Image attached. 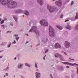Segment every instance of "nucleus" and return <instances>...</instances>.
<instances>
[{
	"label": "nucleus",
	"instance_id": "4be33fe9",
	"mask_svg": "<svg viewBox=\"0 0 78 78\" xmlns=\"http://www.w3.org/2000/svg\"><path fill=\"white\" fill-rule=\"evenodd\" d=\"M25 66H27L28 67H30V66L27 63H25Z\"/></svg>",
	"mask_w": 78,
	"mask_h": 78
},
{
	"label": "nucleus",
	"instance_id": "4c0bfd02",
	"mask_svg": "<svg viewBox=\"0 0 78 78\" xmlns=\"http://www.w3.org/2000/svg\"><path fill=\"white\" fill-rule=\"evenodd\" d=\"M48 49H47L46 51H45V53H46L47 52H48Z\"/></svg>",
	"mask_w": 78,
	"mask_h": 78
},
{
	"label": "nucleus",
	"instance_id": "49530a36",
	"mask_svg": "<svg viewBox=\"0 0 78 78\" xmlns=\"http://www.w3.org/2000/svg\"><path fill=\"white\" fill-rule=\"evenodd\" d=\"M50 76L51 78H53V77H52V76H51V74Z\"/></svg>",
	"mask_w": 78,
	"mask_h": 78
},
{
	"label": "nucleus",
	"instance_id": "4d7b16f0",
	"mask_svg": "<svg viewBox=\"0 0 78 78\" xmlns=\"http://www.w3.org/2000/svg\"><path fill=\"white\" fill-rule=\"evenodd\" d=\"M6 76H5V75L4 76V77H5Z\"/></svg>",
	"mask_w": 78,
	"mask_h": 78
},
{
	"label": "nucleus",
	"instance_id": "c756f323",
	"mask_svg": "<svg viewBox=\"0 0 78 78\" xmlns=\"http://www.w3.org/2000/svg\"><path fill=\"white\" fill-rule=\"evenodd\" d=\"M11 45V43H10L8 45V47H10V46Z\"/></svg>",
	"mask_w": 78,
	"mask_h": 78
},
{
	"label": "nucleus",
	"instance_id": "a878e982",
	"mask_svg": "<svg viewBox=\"0 0 78 78\" xmlns=\"http://www.w3.org/2000/svg\"><path fill=\"white\" fill-rule=\"evenodd\" d=\"M71 20L72 21H73V20H75V18H73L72 19H71Z\"/></svg>",
	"mask_w": 78,
	"mask_h": 78
},
{
	"label": "nucleus",
	"instance_id": "423d86ee",
	"mask_svg": "<svg viewBox=\"0 0 78 78\" xmlns=\"http://www.w3.org/2000/svg\"><path fill=\"white\" fill-rule=\"evenodd\" d=\"M55 3L57 6H62V1L61 0H59L56 1Z\"/></svg>",
	"mask_w": 78,
	"mask_h": 78
},
{
	"label": "nucleus",
	"instance_id": "f257e3e1",
	"mask_svg": "<svg viewBox=\"0 0 78 78\" xmlns=\"http://www.w3.org/2000/svg\"><path fill=\"white\" fill-rule=\"evenodd\" d=\"M0 3L2 5L6 6V4L9 8H13L17 6V3L13 1L7 0V2L5 0H0Z\"/></svg>",
	"mask_w": 78,
	"mask_h": 78
},
{
	"label": "nucleus",
	"instance_id": "20e7f679",
	"mask_svg": "<svg viewBox=\"0 0 78 78\" xmlns=\"http://www.w3.org/2000/svg\"><path fill=\"white\" fill-rule=\"evenodd\" d=\"M47 7L48 9L49 10L50 12H54V11H55L56 9V7L54 6H50V5H48Z\"/></svg>",
	"mask_w": 78,
	"mask_h": 78
},
{
	"label": "nucleus",
	"instance_id": "1a4fd4ad",
	"mask_svg": "<svg viewBox=\"0 0 78 78\" xmlns=\"http://www.w3.org/2000/svg\"><path fill=\"white\" fill-rule=\"evenodd\" d=\"M55 56L56 58H58V57H59V58H60L62 61H64V59L62 58V56L58 53H56L55 55Z\"/></svg>",
	"mask_w": 78,
	"mask_h": 78
},
{
	"label": "nucleus",
	"instance_id": "7c9ffc66",
	"mask_svg": "<svg viewBox=\"0 0 78 78\" xmlns=\"http://www.w3.org/2000/svg\"><path fill=\"white\" fill-rule=\"evenodd\" d=\"M12 31H7L6 32V33H11Z\"/></svg>",
	"mask_w": 78,
	"mask_h": 78
},
{
	"label": "nucleus",
	"instance_id": "412c9836",
	"mask_svg": "<svg viewBox=\"0 0 78 78\" xmlns=\"http://www.w3.org/2000/svg\"><path fill=\"white\" fill-rule=\"evenodd\" d=\"M75 19H78V13H77L76 14V16L75 17Z\"/></svg>",
	"mask_w": 78,
	"mask_h": 78
},
{
	"label": "nucleus",
	"instance_id": "0e129e2a",
	"mask_svg": "<svg viewBox=\"0 0 78 78\" xmlns=\"http://www.w3.org/2000/svg\"><path fill=\"white\" fill-rule=\"evenodd\" d=\"M46 42H44V43H46Z\"/></svg>",
	"mask_w": 78,
	"mask_h": 78
},
{
	"label": "nucleus",
	"instance_id": "2eb2a0df",
	"mask_svg": "<svg viewBox=\"0 0 78 78\" xmlns=\"http://www.w3.org/2000/svg\"><path fill=\"white\" fill-rule=\"evenodd\" d=\"M24 13L25 14L26 16H29L30 15L29 12L27 11H25Z\"/></svg>",
	"mask_w": 78,
	"mask_h": 78
},
{
	"label": "nucleus",
	"instance_id": "393cba45",
	"mask_svg": "<svg viewBox=\"0 0 78 78\" xmlns=\"http://www.w3.org/2000/svg\"><path fill=\"white\" fill-rule=\"evenodd\" d=\"M35 67H36V68H37V64L36 63H35Z\"/></svg>",
	"mask_w": 78,
	"mask_h": 78
},
{
	"label": "nucleus",
	"instance_id": "c85d7f7f",
	"mask_svg": "<svg viewBox=\"0 0 78 78\" xmlns=\"http://www.w3.org/2000/svg\"><path fill=\"white\" fill-rule=\"evenodd\" d=\"M76 68L77 69V73H78V67H77Z\"/></svg>",
	"mask_w": 78,
	"mask_h": 78
},
{
	"label": "nucleus",
	"instance_id": "4468645a",
	"mask_svg": "<svg viewBox=\"0 0 78 78\" xmlns=\"http://www.w3.org/2000/svg\"><path fill=\"white\" fill-rule=\"evenodd\" d=\"M35 74L37 78H38L40 77V74H41V73L36 72Z\"/></svg>",
	"mask_w": 78,
	"mask_h": 78
},
{
	"label": "nucleus",
	"instance_id": "f3484780",
	"mask_svg": "<svg viewBox=\"0 0 78 78\" xmlns=\"http://www.w3.org/2000/svg\"><path fill=\"white\" fill-rule=\"evenodd\" d=\"M57 27L58 28V29L60 30H62V27L59 26H57Z\"/></svg>",
	"mask_w": 78,
	"mask_h": 78
},
{
	"label": "nucleus",
	"instance_id": "052dcab7",
	"mask_svg": "<svg viewBox=\"0 0 78 78\" xmlns=\"http://www.w3.org/2000/svg\"><path fill=\"white\" fill-rule=\"evenodd\" d=\"M45 56H46V55H45V56H44V57H45Z\"/></svg>",
	"mask_w": 78,
	"mask_h": 78
},
{
	"label": "nucleus",
	"instance_id": "13d9d810",
	"mask_svg": "<svg viewBox=\"0 0 78 78\" xmlns=\"http://www.w3.org/2000/svg\"><path fill=\"white\" fill-rule=\"evenodd\" d=\"M23 17H24V15H23Z\"/></svg>",
	"mask_w": 78,
	"mask_h": 78
},
{
	"label": "nucleus",
	"instance_id": "dca6fc26",
	"mask_svg": "<svg viewBox=\"0 0 78 78\" xmlns=\"http://www.w3.org/2000/svg\"><path fill=\"white\" fill-rule=\"evenodd\" d=\"M35 33H36L37 36H40V34H39V32L38 30L37 31V32Z\"/></svg>",
	"mask_w": 78,
	"mask_h": 78
},
{
	"label": "nucleus",
	"instance_id": "864d4df0",
	"mask_svg": "<svg viewBox=\"0 0 78 78\" xmlns=\"http://www.w3.org/2000/svg\"><path fill=\"white\" fill-rule=\"evenodd\" d=\"M43 59H44V60H45V57H44L43 58Z\"/></svg>",
	"mask_w": 78,
	"mask_h": 78
},
{
	"label": "nucleus",
	"instance_id": "0eeeda50",
	"mask_svg": "<svg viewBox=\"0 0 78 78\" xmlns=\"http://www.w3.org/2000/svg\"><path fill=\"white\" fill-rule=\"evenodd\" d=\"M65 46L67 48H69L70 46V43L67 41H66L65 43Z\"/></svg>",
	"mask_w": 78,
	"mask_h": 78
},
{
	"label": "nucleus",
	"instance_id": "72a5a7b5",
	"mask_svg": "<svg viewBox=\"0 0 78 78\" xmlns=\"http://www.w3.org/2000/svg\"><path fill=\"white\" fill-rule=\"evenodd\" d=\"M66 1V3H67V2H69V0H65Z\"/></svg>",
	"mask_w": 78,
	"mask_h": 78
},
{
	"label": "nucleus",
	"instance_id": "9d476101",
	"mask_svg": "<svg viewBox=\"0 0 78 78\" xmlns=\"http://www.w3.org/2000/svg\"><path fill=\"white\" fill-rule=\"evenodd\" d=\"M23 12V10L21 9H18L14 11V12L16 14H19V13H20V12Z\"/></svg>",
	"mask_w": 78,
	"mask_h": 78
},
{
	"label": "nucleus",
	"instance_id": "680f3d73",
	"mask_svg": "<svg viewBox=\"0 0 78 78\" xmlns=\"http://www.w3.org/2000/svg\"><path fill=\"white\" fill-rule=\"evenodd\" d=\"M57 62H58V61H57Z\"/></svg>",
	"mask_w": 78,
	"mask_h": 78
},
{
	"label": "nucleus",
	"instance_id": "f704fd0d",
	"mask_svg": "<svg viewBox=\"0 0 78 78\" xmlns=\"http://www.w3.org/2000/svg\"><path fill=\"white\" fill-rule=\"evenodd\" d=\"M12 44H16V42L14 41L12 42Z\"/></svg>",
	"mask_w": 78,
	"mask_h": 78
},
{
	"label": "nucleus",
	"instance_id": "7ed1b4c3",
	"mask_svg": "<svg viewBox=\"0 0 78 78\" xmlns=\"http://www.w3.org/2000/svg\"><path fill=\"white\" fill-rule=\"evenodd\" d=\"M41 24L42 26L44 27H48V22L47 21L45 20H42L40 21Z\"/></svg>",
	"mask_w": 78,
	"mask_h": 78
},
{
	"label": "nucleus",
	"instance_id": "09e8293b",
	"mask_svg": "<svg viewBox=\"0 0 78 78\" xmlns=\"http://www.w3.org/2000/svg\"><path fill=\"white\" fill-rule=\"evenodd\" d=\"M27 43H28V41H27L26 43V44H27Z\"/></svg>",
	"mask_w": 78,
	"mask_h": 78
},
{
	"label": "nucleus",
	"instance_id": "a18cd8bd",
	"mask_svg": "<svg viewBox=\"0 0 78 78\" xmlns=\"http://www.w3.org/2000/svg\"><path fill=\"white\" fill-rule=\"evenodd\" d=\"M64 54L65 55H67V53H66V52H64Z\"/></svg>",
	"mask_w": 78,
	"mask_h": 78
},
{
	"label": "nucleus",
	"instance_id": "774afa93",
	"mask_svg": "<svg viewBox=\"0 0 78 78\" xmlns=\"http://www.w3.org/2000/svg\"><path fill=\"white\" fill-rule=\"evenodd\" d=\"M69 59H70V58H69Z\"/></svg>",
	"mask_w": 78,
	"mask_h": 78
},
{
	"label": "nucleus",
	"instance_id": "39448f33",
	"mask_svg": "<svg viewBox=\"0 0 78 78\" xmlns=\"http://www.w3.org/2000/svg\"><path fill=\"white\" fill-rule=\"evenodd\" d=\"M37 31V27L36 26H34L31 27V29L30 30V33H31L32 31L33 32H36Z\"/></svg>",
	"mask_w": 78,
	"mask_h": 78
},
{
	"label": "nucleus",
	"instance_id": "5fc2aeb1",
	"mask_svg": "<svg viewBox=\"0 0 78 78\" xmlns=\"http://www.w3.org/2000/svg\"><path fill=\"white\" fill-rule=\"evenodd\" d=\"M2 21V20L1 19V18H0V22Z\"/></svg>",
	"mask_w": 78,
	"mask_h": 78
},
{
	"label": "nucleus",
	"instance_id": "3c124183",
	"mask_svg": "<svg viewBox=\"0 0 78 78\" xmlns=\"http://www.w3.org/2000/svg\"><path fill=\"white\" fill-rule=\"evenodd\" d=\"M2 57H3L2 56H0V58H2Z\"/></svg>",
	"mask_w": 78,
	"mask_h": 78
},
{
	"label": "nucleus",
	"instance_id": "e433bc0d",
	"mask_svg": "<svg viewBox=\"0 0 78 78\" xmlns=\"http://www.w3.org/2000/svg\"><path fill=\"white\" fill-rule=\"evenodd\" d=\"M68 21H69V20H66L65 21V22H68Z\"/></svg>",
	"mask_w": 78,
	"mask_h": 78
},
{
	"label": "nucleus",
	"instance_id": "de8ad7c7",
	"mask_svg": "<svg viewBox=\"0 0 78 78\" xmlns=\"http://www.w3.org/2000/svg\"><path fill=\"white\" fill-rule=\"evenodd\" d=\"M71 59V60H73V61H74L75 60V59Z\"/></svg>",
	"mask_w": 78,
	"mask_h": 78
},
{
	"label": "nucleus",
	"instance_id": "e2e57ef3",
	"mask_svg": "<svg viewBox=\"0 0 78 78\" xmlns=\"http://www.w3.org/2000/svg\"><path fill=\"white\" fill-rule=\"evenodd\" d=\"M55 0H53V1H55Z\"/></svg>",
	"mask_w": 78,
	"mask_h": 78
},
{
	"label": "nucleus",
	"instance_id": "69168bd1",
	"mask_svg": "<svg viewBox=\"0 0 78 78\" xmlns=\"http://www.w3.org/2000/svg\"><path fill=\"white\" fill-rule=\"evenodd\" d=\"M14 77H15V76H14Z\"/></svg>",
	"mask_w": 78,
	"mask_h": 78
},
{
	"label": "nucleus",
	"instance_id": "6e6552de",
	"mask_svg": "<svg viewBox=\"0 0 78 78\" xmlns=\"http://www.w3.org/2000/svg\"><path fill=\"white\" fill-rule=\"evenodd\" d=\"M62 63H63V64H64L66 65L67 64V65H69V66H74V65H76V66H78V64H76V63H74V64H72L71 63H69L68 62H62Z\"/></svg>",
	"mask_w": 78,
	"mask_h": 78
},
{
	"label": "nucleus",
	"instance_id": "ea45409f",
	"mask_svg": "<svg viewBox=\"0 0 78 78\" xmlns=\"http://www.w3.org/2000/svg\"><path fill=\"white\" fill-rule=\"evenodd\" d=\"M5 75L6 76H8V73H6Z\"/></svg>",
	"mask_w": 78,
	"mask_h": 78
},
{
	"label": "nucleus",
	"instance_id": "37998d69",
	"mask_svg": "<svg viewBox=\"0 0 78 78\" xmlns=\"http://www.w3.org/2000/svg\"><path fill=\"white\" fill-rule=\"evenodd\" d=\"M3 26H5L4 25H2L1 26V27H3Z\"/></svg>",
	"mask_w": 78,
	"mask_h": 78
},
{
	"label": "nucleus",
	"instance_id": "f8f14e48",
	"mask_svg": "<svg viewBox=\"0 0 78 78\" xmlns=\"http://www.w3.org/2000/svg\"><path fill=\"white\" fill-rule=\"evenodd\" d=\"M55 47L56 48H61V45L58 43H57L55 44Z\"/></svg>",
	"mask_w": 78,
	"mask_h": 78
},
{
	"label": "nucleus",
	"instance_id": "a19ab883",
	"mask_svg": "<svg viewBox=\"0 0 78 78\" xmlns=\"http://www.w3.org/2000/svg\"><path fill=\"white\" fill-rule=\"evenodd\" d=\"M3 28H4V29H5V26H3Z\"/></svg>",
	"mask_w": 78,
	"mask_h": 78
},
{
	"label": "nucleus",
	"instance_id": "79ce46f5",
	"mask_svg": "<svg viewBox=\"0 0 78 78\" xmlns=\"http://www.w3.org/2000/svg\"><path fill=\"white\" fill-rule=\"evenodd\" d=\"M66 67V68H68V69H69V68H70V67H69V66H67Z\"/></svg>",
	"mask_w": 78,
	"mask_h": 78
},
{
	"label": "nucleus",
	"instance_id": "c9c22d12",
	"mask_svg": "<svg viewBox=\"0 0 78 78\" xmlns=\"http://www.w3.org/2000/svg\"><path fill=\"white\" fill-rule=\"evenodd\" d=\"M16 39H19V37H16Z\"/></svg>",
	"mask_w": 78,
	"mask_h": 78
},
{
	"label": "nucleus",
	"instance_id": "cd10ccee",
	"mask_svg": "<svg viewBox=\"0 0 78 78\" xmlns=\"http://www.w3.org/2000/svg\"><path fill=\"white\" fill-rule=\"evenodd\" d=\"M10 25L11 26H13V24L12 23H10Z\"/></svg>",
	"mask_w": 78,
	"mask_h": 78
},
{
	"label": "nucleus",
	"instance_id": "58836bf2",
	"mask_svg": "<svg viewBox=\"0 0 78 78\" xmlns=\"http://www.w3.org/2000/svg\"><path fill=\"white\" fill-rule=\"evenodd\" d=\"M73 3H74V2L73 1L71 3V5H73Z\"/></svg>",
	"mask_w": 78,
	"mask_h": 78
},
{
	"label": "nucleus",
	"instance_id": "603ef678",
	"mask_svg": "<svg viewBox=\"0 0 78 78\" xmlns=\"http://www.w3.org/2000/svg\"><path fill=\"white\" fill-rule=\"evenodd\" d=\"M14 59L16 60V57H15L14 58Z\"/></svg>",
	"mask_w": 78,
	"mask_h": 78
},
{
	"label": "nucleus",
	"instance_id": "2f4dec72",
	"mask_svg": "<svg viewBox=\"0 0 78 78\" xmlns=\"http://www.w3.org/2000/svg\"><path fill=\"white\" fill-rule=\"evenodd\" d=\"M5 70H8V68H5Z\"/></svg>",
	"mask_w": 78,
	"mask_h": 78
},
{
	"label": "nucleus",
	"instance_id": "9b49d317",
	"mask_svg": "<svg viewBox=\"0 0 78 78\" xmlns=\"http://www.w3.org/2000/svg\"><path fill=\"white\" fill-rule=\"evenodd\" d=\"M38 3H39L40 5L42 6L44 4V2L43 0H37Z\"/></svg>",
	"mask_w": 78,
	"mask_h": 78
},
{
	"label": "nucleus",
	"instance_id": "bb28decb",
	"mask_svg": "<svg viewBox=\"0 0 78 78\" xmlns=\"http://www.w3.org/2000/svg\"><path fill=\"white\" fill-rule=\"evenodd\" d=\"M63 14L61 15L60 16V18H63Z\"/></svg>",
	"mask_w": 78,
	"mask_h": 78
},
{
	"label": "nucleus",
	"instance_id": "b1692460",
	"mask_svg": "<svg viewBox=\"0 0 78 78\" xmlns=\"http://www.w3.org/2000/svg\"><path fill=\"white\" fill-rule=\"evenodd\" d=\"M4 20H2V21L1 22V24H3V23H4Z\"/></svg>",
	"mask_w": 78,
	"mask_h": 78
},
{
	"label": "nucleus",
	"instance_id": "5701e85b",
	"mask_svg": "<svg viewBox=\"0 0 78 78\" xmlns=\"http://www.w3.org/2000/svg\"><path fill=\"white\" fill-rule=\"evenodd\" d=\"M5 44H6V43H5L3 42L2 44H1V45H5Z\"/></svg>",
	"mask_w": 78,
	"mask_h": 78
},
{
	"label": "nucleus",
	"instance_id": "f03ea898",
	"mask_svg": "<svg viewBox=\"0 0 78 78\" xmlns=\"http://www.w3.org/2000/svg\"><path fill=\"white\" fill-rule=\"evenodd\" d=\"M49 35L51 37H55L56 36V34L55 33V30L51 26L49 27Z\"/></svg>",
	"mask_w": 78,
	"mask_h": 78
},
{
	"label": "nucleus",
	"instance_id": "c03bdc74",
	"mask_svg": "<svg viewBox=\"0 0 78 78\" xmlns=\"http://www.w3.org/2000/svg\"><path fill=\"white\" fill-rule=\"evenodd\" d=\"M25 35H27V36H28V34H25Z\"/></svg>",
	"mask_w": 78,
	"mask_h": 78
},
{
	"label": "nucleus",
	"instance_id": "6e6d98bb",
	"mask_svg": "<svg viewBox=\"0 0 78 78\" xmlns=\"http://www.w3.org/2000/svg\"><path fill=\"white\" fill-rule=\"evenodd\" d=\"M5 20H7V19H5Z\"/></svg>",
	"mask_w": 78,
	"mask_h": 78
},
{
	"label": "nucleus",
	"instance_id": "8fccbe9b",
	"mask_svg": "<svg viewBox=\"0 0 78 78\" xmlns=\"http://www.w3.org/2000/svg\"><path fill=\"white\" fill-rule=\"evenodd\" d=\"M2 51H0V53H1V52H2Z\"/></svg>",
	"mask_w": 78,
	"mask_h": 78
},
{
	"label": "nucleus",
	"instance_id": "a211bd4d",
	"mask_svg": "<svg viewBox=\"0 0 78 78\" xmlns=\"http://www.w3.org/2000/svg\"><path fill=\"white\" fill-rule=\"evenodd\" d=\"M13 17L16 22H17V17H15L14 16H13Z\"/></svg>",
	"mask_w": 78,
	"mask_h": 78
},
{
	"label": "nucleus",
	"instance_id": "ddd939ff",
	"mask_svg": "<svg viewBox=\"0 0 78 78\" xmlns=\"http://www.w3.org/2000/svg\"><path fill=\"white\" fill-rule=\"evenodd\" d=\"M66 28L67 29H69V30H71V29H72V27H71L69 24H68L66 27Z\"/></svg>",
	"mask_w": 78,
	"mask_h": 78
},
{
	"label": "nucleus",
	"instance_id": "bf43d9fd",
	"mask_svg": "<svg viewBox=\"0 0 78 78\" xmlns=\"http://www.w3.org/2000/svg\"><path fill=\"white\" fill-rule=\"evenodd\" d=\"M2 16V14L0 15V16Z\"/></svg>",
	"mask_w": 78,
	"mask_h": 78
},
{
	"label": "nucleus",
	"instance_id": "338daca9",
	"mask_svg": "<svg viewBox=\"0 0 78 78\" xmlns=\"http://www.w3.org/2000/svg\"><path fill=\"white\" fill-rule=\"evenodd\" d=\"M17 41H18V39H17Z\"/></svg>",
	"mask_w": 78,
	"mask_h": 78
},
{
	"label": "nucleus",
	"instance_id": "473e14b6",
	"mask_svg": "<svg viewBox=\"0 0 78 78\" xmlns=\"http://www.w3.org/2000/svg\"><path fill=\"white\" fill-rule=\"evenodd\" d=\"M14 36H15V37H17V36H18V34H15L14 35Z\"/></svg>",
	"mask_w": 78,
	"mask_h": 78
},
{
	"label": "nucleus",
	"instance_id": "6ab92c4d",
	"mask_svg": "<svg viewBox=\"0 0 78 78\" xmlns=\"http://www.w3.org/2000/svg\"><path fill=\"white\" fill-rule=\"evenodd\" d=\"M75 30H78V24L76 26L75 28Z\"/></svg>",
	"mask_w": 78,
	"mask_h": 78
},
{
	"label": "nucleus",
	"instance_id": "aec40b11",
	"mask_svg": "<svg viewBox=\"0 0 78 78\" xmlns=\"http://www.w3.org/2000/svg\"><path fill=\"white\" fill-rule=\"evenodd\" d=\"M23 66V64H21L20 65H19L18 66V68H20V67H22Z\"/></svg>",
	"mask_w": 78,
	"mask_h": 78
}]
</instances>
